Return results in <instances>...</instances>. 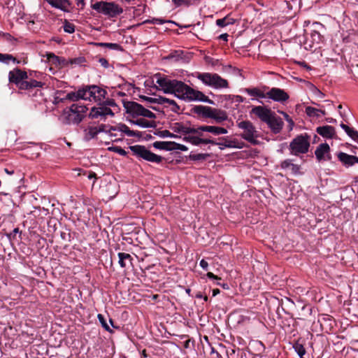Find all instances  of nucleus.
Instances as JSON below:
<instances>
[{
    "mask_svg": "<svg viewBox=\"0 0 358 358\" xmlns=\"http://www.w3.org/2000/svg\"><path fill=\"white\" fill-rule=\"evenodd\" d=\"M156 83L164 93L174 94L180 99L212 103L203 92L190 87L182 81L159 78Z\"/></svg>",
    "mask_w": 358,
    "mask_h": 358,
    "instance_id": "f257e3e1",
    "label": "nucleus"
},
{
    "mask_svg": "<svg viewBox=\"0 0 358 358\" xmlns=\"http://www.w3.org/2000/svg\"><path fill=\"white\" fill-rule=\"evenodd\" d=\"M91 8L98 13L103 14L108 17H115L123 13V9L113 1H96L91 3Z\"/></svg>",
    "mask_w": 358,
    "mask_h": 358,
    "instance_id": "f03ea898",
    "label": "nucleus"
},
{
    "mask_svg": "<svg viewBox=\"0 0 358 358\" xmlns=\"http://www.w3.org/2000/svg\"><path fill=\"white\" fill-rule=\"evenodd\" d=\"M237 127L241 130L240 136L242 138L252 145L258 144L259 131L249 120H241L236 122Z\"/></svg>",
    "mask_w": 358,
    "mask_h": 358,
    "instance_id": "7ed1b4c3",
    "label": "nucleus"
},
{
    "mask_svg": "<svg viewBox=\"0 0 358 358\" xmlns=\"http://www.w3.org/2000/svg\"><path fill=\"white\" fill-rule=\"evenodd\" d=\"M204 85L215 89L228 87V82L217 73H196L194 76Z\"/></svg>",
    "mask_w": 358,
    "mask_h": 358,
    "instance_id": "20e7f679",
    "label": "nucleus"
},
{
    "mask_svg": "<svg viewBox=\"0 0 358 358\" xmlns=\"http://www.w3.org/2000/svg\"><path fill=\"white\" fill-rule=\"evenodd\" d=\"M129 149L134 155L150 162L159 164L163 159L162 157L152 152L143 145H132Z\"/></svg>",
    "mask_w": 358,
    "mask_h": 358,
    "instance_id": "39448f33",
    "label": "nucleus"
},
{
    "mask_svg": "<svg viewBox=\"0 0 358 358\" xmlns=\"http://www.w3.org/2000/svg\"><path fill=\"white\" fill-rule=\"evenodd\" d=\"M83 89L84 100L101 102L105 97L106 92L97 85H87Z\"/></svg>",
    "mask_w": 358,
    "mask_h": 358,
    "instance_id": "423d86ee",
    "label": "nucleus"
},
{
    "mask_svg": "<svg viewBox=\"0 0 358 358\" xmlns=\"http://www.w3.org/2000/svg\"><path fill=\"white\" fill-rule=\"evenodd\" d=\"M87 108L83 105L73 103L71 106L68 111L65 112L67 114L66 119L69 124H78L80 122L86 113Z\"/></svg>",
    "mask_w": 358,
    "mask_h": 358,
    "instance_id": "0eeeda50",
    "label": "nucleus"
},
{
    "mask_svg": "<svg viewBox=\"0 0 358 358\" xmlns=\"http://www.w3.org/2000/svg\"><path fill=\"white\" fill-rule=\"evenodd\" d=\"M124 106L127 109V112L130 113L133 117L142 116L150 119L155 118V114L154 113L145 108L143 106L136 102H127L124 104Z\"/></svg>",
    "mask_w": 358,
    "mask_h": 358,
    "instance_id": "6e6552de",
    "label": "nucleus"
},
{
    "mask_svg": "<svg viewBox=\"0 0 358 358\" xmlns=\"http://www.w3.org/2000/svg\"><path fill=\"white\" fill-rule=\"evenodd\" d=\"M310 143L308 138L303 136H298L290 143L291 153L294 155L304 154L308 151Z\"/></svg>",
    "mask_w": 358,
    "mask_h": 358,
    "instance_id": "1a4fd4ad",
    "label": "nucleus"
},
{
    "mask_svg": "<svg viewBox=\"0 0 358 358\" xmlns=\"http://www.w3.org/2000/svg\"><path fill=\"white\" fill-rule=\"evenodd\" d=\"M28 78V74L26 71L15 68L8 73V80L11 83L15 84L21 90V84L24 83Z\"/></svg>",
    "mask_w": 358,
    "mask_h": 358,
    "instance_id": "9d476101",
    "label": "nucleus"
},
{
    "mask_svg": "<svg viewBox=\"0 0 358 358\" xmlns=\"http://www.w3.org/2000/svg\"><path fill=\"white\" fill-rule=\"evenodd\" d=\"M144 99L151 103H157L159 104L164 105L165 107H169L171 110L174 113H179L180 111V106L174 100L169 99L164 96H159L157 98L144 97Z\"/></svg>",
    "mask_w": 358,
    "mask_h": 358,
    "instance_id": "9b49d317",
    "label": "nucleus"
},
{
    "mask_svg": "<svg viewBox=\"0 0 358 358\" xmlns=\"http://www.w3.org/2000/svg\"><path fill=\"white\" fill-rule=\"evenodd\" d=\"M113 131H120L129 137L138 136L137 132L131 130L126 124L122 123L115 126L107 127L106 132L109 133L111 136H117L115 134H113Z\"/></svg>",
    "mask_w": 358,
    "mask_h": 358,
    "instance_id": "f8f14e48",
    "label": "nucleus"
},
{
    "mask_svg": "<svg viewBox=\"0 0 358 358\" xmlns=\"http://www.w3.org/2000/svg\"><path fill=\"white\" fill-rule=\"evenodd\" d=\"M266 95L269 99L278 102H284L289 99V95L287 92L277 87L271 88L266 92Z\"/></svg>",
    "mask_w": 358,
    "mask_h": 358,
    "instance_id": "ddd939ff",
    "label": "nucleus"
},
{
    "mask_svg": "<svg viewBox=\"0 0 358 358\" xmlns=\"http://www.w3.org/2000/svg\"><path fill=\"white\" fill-rule=\"evenodd\" d=\"M192 131L194 134L200 135L201 131H206L211 133L214 135H220V134H226L228 131L227 129L220 127L216 126H208V125H203L197 127L195 129H193Z\"/></svg>",
    "mask_w": 358,
    "mask_h": 358,
    "instance_id": "4468645a",
    "label": "nucleus"
},
{
    "mask_svg": "<svg viewBox=\"0 0 358 358\" xmlns=\"http://www.w3.org/2000/svg\"><path fill=\"white\" fill-rule=\"evenodd\" d=\"M252 114H254L259 117L262 122H266L273 112L270 109L264 106H255L252 108Z\"/></svg>",
    "mask_w": 358,
    "mask_h": 358,
    "instance_id": "2eb2a0df",
    "label": "nucleus"
},
{
    "mask_svg": "<svg viewBox=\"0 0 358 358\" xmlns=\"http://www.w3.org/2000/svg\"><path fill=\"white\" fill-rule=\"evenodd\" d=\"M266 123L274 134L280 133L284 125V122L282 119L277 117L274 112Z\"/></svg>",
    "mask_w": 358,
    "mask_h": 358,
    "instance_id": "dca6fc26",
    "label": "nucleus"
},
{
    "mask_svg": "<svg viewBox=\"0 0 358 358\" xmlns=\"http://www.w3.org/2000/svg\"><path fill=\"white\" fill-rule=\"evenodd\" d=\"M107 115L113 116L114 112L111 108H108L106 106H101L97 108L94 107L92 108L90 113V117L92 119L98 118L99 117H105Z\"/></svg>",
    "mask_w": 358,
    "mask_h": 358,
    "instance_id": "f3484780",
    "label": "nucleus"
},
{
    "mask_svg": "<svg viewBox=\"0 0 358 358\" xmlns=\"http://www.w3.org/2000/svg\"><path fill=\"white\" fill-rule=\"evenodd\" d=\"M214 145H220V149H223L224 148H242L244 143L236 138L229 139L227 138H224L220 139V141L218 143L215 142Z\"/></svg>",
    "mask_w": 358,
    "mask_h": 358,
    "instance_id": "a211bd4d",
    "label": "nucleus"
},
{
    "mask_svg": "<svg viewBox=\"0 0 358 358\" xmlns=\"http://www.w3.org/2000/svg\"><path fill=\"white\" fill-rule=\"evenodd\" d=\"M330 148L327 143L320 144L315 150V154L318 161L322 160H329L331 157L329 156Z\"/></svg>",
    "mask_w": 358,
    "mask_h": 358,
    "instance_id": "6ab92c4d",
    "label": "nucleus"
},
{
    "mask_svg": "<svg viewBox=\"0 0 358 358\" xmlns=\"http://www.w3.org/2000/svg\"><path fill=\"white\" fill-rule=\"evenodd\" d=\"M48 2L52 7L64 12L69 13L73 8L72 3L69 0H48Z\"/></svg>",
    "mask_w": 358,
    "mask_h": 358,
    "instance_id": "aec40b11",
    "label": "nucleus"
},
{
    "mask_svg": "<svg viewBox=\"0 0 358 358\" xmlns=\"http://www.w3.org/2000/svg\"><path fill=\"white\" fill-rule=\"evenodd\" d=\"M107 126L101 124L99 127L90 126L85 130V137L87 140L94 138L99 133L106 131Z\"/></svg>",
    "mask_w": 358,
    "mask_h": 358,
    "instance_id": "412c9836",
    "label": "nucleus"
},
{
    "mask_svg": "<svg viewBox=\"0 0 358 358\" xmlns=\"http://www.w3.org/2000/svg\"><path fill=\"white\" fill-rule=\"evenodd\" d=\"M183 139L194 145H199L200 144H215V141L213 140L201 138L198 136H194L190 134L185 136Z\"/></svg>",
    "mask_w": 358,
    "mask_h": 358,
    "instance_id": "4be33fe9",
    "label": "nucleus"
},
{
    "mask_svg": "<svg viewBox=\"0 0 358 358\" xmlns=\"http://www.w3.org/2000/svg\"><path fill=\"white\" fill-rule=\"evenodd\" d=\"M338 158L346 166H351L355 164H358V157L350 155L345 152H339L338 154Z\"/></svg>",
    "mask_w": 358,
    "mask_h": 358,
    "instance_id": "5701e85b",
    "label": "nucleus"
},
{
    "mask_svg": "<svg viewBox=\"0 0 358 358\" xmlns=\"http://www.w3.org/2000/svg\"><path fill=\"white\" fill-rule=\"evenodd\" d=\"M316 131L320 136L327 138H333L336 133L334 128L329 125L319 127Z\"/></svg>",
    "mask_w": 358,
    "mask_h": 358,
    "instance_id": "b1692460",
    "label": "nucleus"
},
{
    "mask_svg": "<svg viewBox=\"0 0 358 358\" xmlns=\"http://www.w3.org/2000/svg\"><path fill=\"white\" fill-rule=\"evenodd\" d=\"M212 108L206 106H196L193 108L192 110L196 114L202 116L203 117H210Z\"/></svg>",
    "mask_w": 358,
    "mask_h": 358,
    "instance_id": "393cba45",
    "label": "nucleus"
},
{
    "mask_svg": "<svg viewBox=\"0 0 358 358\" xmlns=\"http://www.w3.org/2000/svg\"><path fill=\"white\" fill-rule=\"evenodd\" d=\"M210 118L214 119L217 123H220L227 119V115L223 110L212 108Z\"/></svg>",
    "mask_w": 358,
    "mask_h": 358,
    "instance_id": "a878e982",
    "label": "nucleus"
},
{
    "mask_svg": "<svg viewBox=\"0 0 358 358\" xmlns=\"http://www.w3.org/2000/svg\"><path fill=\"white\" fill-rule=\"evenodd\" d=\"M45 83L37 81L34 79H31L30 80H25L24 83L21 84V90H29L36 87H43Z\"/></svg>",
    "mask_w": 358,
    "mask_h": 358,
    "instance_id": "bb28decb",
    "label": "nucleus"
},
{
    "mask_svg": "<svg viewBox=\"0 0 358 358\" xmlns=\"http://www.w3.org/2000/svg\"><path fill=\"white\" fill-rule=\"evenodd\" d=\"M47 59L49 62H50L52 64L56 65V66H63L66 64H67V62L66 60L63 58H60L57 56H56L54 53H47Z\"/></svg>",
    "mask_w": 358,
    "mask_h": 358,
    "instance_id": "cd10ccee",
    "label": "nucleus"
},
{
    "mask_svg": "<svg viewBox=\"0 0 358 358\" xmlns=\"http://www.w3.org/2000/svg\"><path fill=\"white\" fill-rule=\"evenodd\" d=\"M117 255L119 257L118 263L122 268H126L129 264H132V257L129 254L119 252Z\"/></svg>",
    "mask_w": 358,
    "mask_h": 358,
    "instance_id": "c85d7f7f",
    "label": "nucleus"
},
{
    "mask_svg": "<svg viewBox=\"0 0 358 358\" xmlns=\"http://www.w3.org/2000/svg\"><path fill=\"white\" fill-rule=\"evenodd\" d=\"M79 99L84 100L83 89H80L77 92H72L66 95V96L62 100H70L72 101H76Z\"/></svg>",
    "mask_w": 358,
    "mask_h": 358,
    "instance_id": "c756f323",
    "label": "nucleus"
},
{
    "mask_svg": "<svg viewBox=\"0 0 358 358\" xmlns=\"http://www.w3.org/2000/svg\"><path fill=\"white\" fill-rule=\"evenodd\" d=\"M245 91L249 96H251L259 97L262 99L267 97L266 93H264L262 90L257 87L247 88L245 90Z\"/></svg>",
    "mask_w": 358,
    "mask_h": 358,
    "instance_id": "7c9ffc66",
    "label": "nucleus"
},
{
    "mask_svg": "<svg viewBox=\"0 0 358 358\" xmlns=\"http://www.w3.org/2000/svg\"><path fill=\"white\" fill-rule=\"evenodd\" d=\"M131 122L142 128L152 127L155 124L154 122L145 120L143 117L137 118L136 120L131 121Z\"/></svg>",
    "mask_w": 358,
    "mask_h": 358,
    "instance_id": "2f4dec72",
    "label": "nucleus"
},
{
    "mask_svg": "<svg viewBox=\"0 0 358 358\" xmlns=\"http://www.w3.org/2000/svg\"><path fill=\"white\" fill-rule=\"evenodd\" d=\"M306 114L310 117H321L325 115V111L322 109H317L311 106H308L306 108Z\"/></svg>",
    "mask_w": 358,
    "mask_h": 358,
    "instance_id": "473e14b6",
    "label": "nucleus"
},
{
    "mask_svg": "<svg viewBox=\"0 0 358 358\" xmlns=\"http://www.w3.org/2000/svg\"><path fill=\"white\" fill-rule=\"evenodd\" d=\"M310 41L312 43L308 44V46L310 48H312L315 45L320 43V41H321V34L317 31H313L310 33Z\"/></svg>",
    "mask_w": 358,
    "mask_h": 358,
    "instance_id": "72a5a7b5",
    "label": "nucleus"
},
{
    "mask_svg": "<svg viewBox=\"0 0 358 358\" xmlns=\"http://www.w3.org/2000/svg\"><path fill=\"white\" fill-rule=\"evenodd\" d=\"M201 0H173L175 5L180 6H191L198 4Z\"/></svg>",
    "mask_w": 358,
    "mask_h": 358,
    "instance_id": "f704fd0d",
    "label": "nucleus"
},
{
    "mask_svg": "<svg viewBox=\"0 0 358 358\" xmlns=\"http://www.w3.org/2000/svg\"><path fill=\"white\" fill-rule=\"evenodd\" d=\"M10 61H13V62L19 63V61H17L16 58L13 57L11 55L8 54H2L0 53V62L8 64Z\"/></svg>",
    "mask_w": 358,
    "mask_h": 358,
    "instance_id": "c9c22d12",
    "label": "nucleus"
},
{
    "mask_svg": "<svg viewBox=\"0 0 358 358\" xmlns=\"http://www.w3.org/2000/svg\"><path fill=\"white\" fill-rule=\"evenodd\" d=\"M209 157L208 154H191L189 155V159L194 161H203Z\"/></svg>",
    "mask_w": 358,
    "mask_h": 358,
    "instance_id": "e433bc0d",
    "label": "nucleus"
},
{
    "mask_svg": "<svg viewBox=\"0 0 358 358\" xmlns=\"http://www.w3.org/2000/svg\"><path fill=\"white\" fill-rule=\"evenodd\" d=\"M78 176H86L88 179H94V182H93V185L94 184L95 180L96 179V175L94 172L90 171V172L87 173L85 171H83L82 169L78 170Z\"/></svg>",
    "mask_w": 358,
    "mask_h": 358,
    "instance_id": "4c0bfd02",
    "label": "nucleus"
},
{
    "mask_svg": "<svg viewBox=\"0 0 358 358\" xmlns=\"http://www.w3.org/2000/svg\"><path fill=\"white\" fill-rule=\"evenodd\" d=\"M294 348L295 352L300 356L301 358H303V356L306 353V350L303 345L300 343H295L294 345Z\"/></svg>",
    "mask_w": 358,
    "mask_h": 358,
    "instance_id": "58836bf2",
    "label": "nucleus"
},
{
    "mask_svg": "<svg viewBox=\"0 0 358 358\" xmlns=\"http://www.w3.org/2000/svg\"><path fill=\"white\" fill-rule=\"evenodd\" d=\"M193 129H190L189 127H184L181 124H177L175 127L176 131L182 132L185 134H194V132L192 131Z\"/></svg>",
    "mask_w": 358,
    "mask_h": 358,
    "instance_id": "ea45409f",
    "label": "nucleus"
},
{
    "mask_svg": "<svg viewBox=\"0 0 358 358\" xmlns=\"http://www.w3.org/2000/svg\"><path fill=\"white\" fill-rule=\"evenodd\" d=\"M64 30L66 33L72 34L75 31V26L72 23L65 20L64 24Z\"/></svg>",
    "mask_w": 358,
    "mask_h": 358,
    "instance_id": "a19ab883",
    "label": "nucleus"
},
{
    "mask_svg": "<svg viewBox=\"0 0 358 358\" xmlns=\"http://www.w3.org/2000/svg\"><path fill=\"white\" fill-rule=\"evenodd\" d=\"M108 150L110 151L115 152L116 153H118L119 155H120L122 156L127 155V152L120 146L110 147V148H108Z\"/></svg>",
    "mask_w": 358,
    "mask_h": 358,
    "instance_id": "79ce46f5",
    "label": "nucleus"
},
{
    "mask_svg": "<svg viewBox=\"0 0 358 358\" xmlns=\"http://www.w3.org/2000/svg\"><path fill=\"white\" fill-rule=\"evenodd\" d=\"M98 319H99V321L100 322V323L101 324L102 327L108 331L109 332H112V331L110 330V327L108 326V324L106 323V320L103 317V315H102L101 314H99L98 315Z\"/></svg>",
    "mask_w": 358,
    "mask_h": 358,
    "instance_id": "37998d69",
    "label": "nucleus"
},
{
    "mask_svg": "<svg viewBox=\"0 0 358 358\" xmlns=\"http://www.w3.org/2000/svg\"><path fill=\"white\" fill-rule=\"evenodd\" d=\"M99 45L101 47H107L113 50H119L120 49V45L117 43H100Z\"/></svg>",
    "mask_w": 358,
    "mask_h": 358,
    "instance_id": "c03bdc74",
    "label": "nucleus"
},
{
    "mask_svg": "<svg viewBox=\"0 0 358 358\" xmlns=\"http://www.w3.org/2000/svg\"><path fill=\"white\" fill-rule=\"evenodd\" d=\"M285 119V120L289 123V130H292L293 129V127L294 125V121L292 120V118L289 116V115L283 111L280 112Z\"/></svg>",
    "mask_w": 358,
    "mask_h": 358,
    "instance_id": "a18cd8bd",
    "label": "nucleus"
},
{
    "mask_svg": "<svg viewBox=\"0 0 358 358\" xmlns=\"http://www.w3.org/2000/svg\"><path fill=\"white\" fill-rule=\"evenodd\" d=\"M111 187H113V189H107L106 190V192L108 193V198H113L117 194L115 184H112L110 182L109 185V188H111Z\"/></svg>",
    "mask_w": 358,
    "mask_h": 358,
    "instance_id": "49530a36",
    "label": "nucleus"
},
{
    "mask_svg": "<svg viewBox=\"0 0 358 358\" xmlns=\"http://www.w3.org/2000/svg\"><path fill=\"white\" fill-rule=\"evenodd\" d=\"M175 142L173 141H165L164 150H175Z\"/></svg>",
    "mask_w": 358,
    "mask_h": 358,
    "instance_id": "de8ad7c7",
    "label": "nucleus"
},
{
    "mask_svg": "<svg viewBox=\"0 0 358 358\" xmlns=\"http://www.w3.org/2000/svg\"><path fill=\"white\" fill-rule=\"evenodd\" d=\"M347 134L355 141L358 139V131H355L352 128H351L350 131L347 132Z\"/></svg>",
    "mask_w": 358,
    "mask_h": 358,
    "instance_id": "09e8293b",
    "label": "nucleus"
},
{
    "mask_svg": "<svg viewBox=\"0 0 358 358\" xmlns=\"http://www.w3.org/2000/svg\"><path fill=\"white\" fill-rule=\"evenodd\" d=\"M104 103H105L106 106H108L113 108L114 110H118V106L113 99H108Z\"/></svg>",
    "mask_w": 358,
    "mask_h": 358,
    "instance_id": "8fccbe9b",
    "label": "nucleus"
},
{
    "mask_svg": "<svg viewBox=\"0 0 358 358\" xmlns=\"http://www.w3.org/2000/svg\"><path fill=\"white\" fill-rule=\"evenodd\" d=\"M292 164H293V163L292 162V161L290 159H286L281 163L280 166L283 169H290L291 165H292Z\"/></svg>",
    "mask_w": 358,
    "mask_h": 358,
    "instance_id": "3c124183",
    "label": "nucleus"
},
{
    "mask_svg": "<svg viewBox=\"0 0 358 358\" xmlns=\"http://www.w3.org/2000/svg\"><path fill=\"white\" fill-rule=\"evenodd\" d=\"M165 141H156L153 143L154 148L164 150Z\"/></svg>",
    "mask_w": 358,
    "mask_h": 358,
    "instance_id": "603ef678",
    "label": "nucleus"
},
{
    "mask_svg": "<svg viewBox=\"0 0 358 358\" xmlns=\"http://www.w3.org/2000/svg\"><path fill=\"white\" fill-rule=\"evenodd\" d=\"M229 22H227V18L218 19L216 21V24L222 27L227 26Z\"/></svg>",
    "mask_w": 358,
    "mask_h": 358,
    "instance_id": "864d4df0",
    "label": "nucleus"
},
{
    "mask_svg": "<svg viewBox=\"0 0 358 358\" xmlns=\"http://www.w3.org/2000/svg\"><path fill=\"white\" fill-rule=\"evenodd\" d=\"M174 147H175V150H181V151H187L188 150L187 146L180 144V143H177L176 142H175Z\"/></svg>",
    "mask_w": 358,
    "mask_h": 358,
    "instance_id": "5fc2aeb1",
    "label": "nucleus"
},
{
    "mask_svg": "<svg viewBox=\"0 0 358 358\" xmlns=\"http://www.w3.org/2000/svg\"><path fill=\"white\" fill-rule=\"evenodd\" d=\"M79 10H83L85 6V0H75Z\"/></svg>",
    "mask_w": 358,
    "mask_h": 358,
    "instance_id": "6e6d98bb",
    "label": "nucleus"
},
{
    "mask_svg": "<svg viewBox=\"0 0 358 358\" xmlns=\"http://www.w3.org/2000/svg\"><path fill=\"white\" fill-rule=\"evenodd\" d=\"M289 169L292 171L293 173H299L300 168L299 166L293 164L292 165H291Z\"/></svg>",
    "mask_w": 358,
    "mask_h": 358,
    "instance_id": "4d7b16f0",
    "label": "nucleus"
},
{
    "mask_svg": "<svg viewBox=\"0 0 358 358\" xmlns=\"http://www.w3.org/2000/svg\"><path fill=\"white\" fill-rule=\"evenodd\" d=\"M200 266L204 270H207L208 267V262L206 260L202 259L200 262Z\"/></svg>",
    "mask_w": 358,
    "mask_h": 358,
    "instance_id": "13d9d810",
    "label": "nucleus"
},
{
    "mask_svg": "<svg viewBox=\"0 0 358 358\" xmlns=\"http://www.w3.org/2000/svg\"><path fill=\"white\" fill-rule=\"evenodd\" d=\"M206 275H207L208 278H209L210 279L220 280V278H219L218 276L214 275L211 272L207 273Z\"/></svg>",
    "mask_w": 358,
    "mask_h": 358,
    "instance_id": "bf43d9fd",
    "label": "nucleus"
},
{
    "mask_svg": "<svg viewBox=\"0 0 358 358\" xmlns=\"http://www.w3.org/2000/svg\"><path fill=\"white\" fill-rule=\"evenodd\" d=\"M341 127L347 133L350 131V129H351L350 127H348V125L343 124V123H341Z\"/></svg>",
    "mask_w": 358,
    "mask_h": 358,
    "instance_id": "052dcab7",
    "label": "nucleus"
},
{
    "mask_svg": "<svg viewBox=\"0 0 358 358\" xmlns=\"http://www.w3.org/2000/svg\"><path fill=\"white\" fill-rule=\"evenodd\" d=\"M99 62H100V63L101 64V65H103V66H107V65H108V62H107V60H106V59H103V58L100 59H99Z\"/></svg>",
    "mask_w": 358,
    "mask_h": 358,
    "instance_id": "680f3d73",
    "label": "nucleus"
},
{
    "mask_svg": "<svg viewBox=\"0 0 358 358\" xmlns=\"http://www.w3.org/2000/svg\"><path fill=\"white\" fill-rule=\"evenodd\" d=\"M220 292L219 289H213V296H215Z\"/></svg>",
    "mask_w": 358,
    "mask_h": 358,
    "instance_id": "e2e57ef3",
    "label": "nucleus"
},
{
    "mask_svg": "<svg viewBox=\"0 0 358 358\" xmlns=\"http://www.w3.org/2000/svg\"><path fill=\"white\" fill-rule=\"evenodd\" d=\"M4 171H5L7 174H8V175H12V174H13V173H14V171H13V170L10 171V170H8V169H4Z\"/></svg>",
    "mask_w": 358,
    "mask_h": 358,
    "instance_id": "0e129e2a",
    "label": "nucleus"
},
{
    "mask_svg": "<svg viewBox=\"0 0 358 358\" xmlns=\"http://www.w3.org/2000/svg\"><path fill=\"white\" fill-rule=\"evenodd\" d=\"M216 284H217V285H220V286H222V287L223 288H224V289H227V288H228V285H227V284H225V283H224V284H220V283H219V282H217Z\"/></svg>",
    "mask_w": 358,
    "mask_h": 358,
    "instance_id": "69168bd1",
    "label": "nucleus"
},
{
    "mask_svg": "<svg viewBox=\"0 0 358 358\" xmlns=\"http://www.w3.org/2000/svg\"><path fill=\"white\" fill-rule=\"evenodd\" d=\"M227 37H228V35H227V34H222V35L220 36V38H222V39H224V40H225V41H227Z\"/></svg>",
    "mask_w": 358,
    "mask_h": 358,
    "instance_id": "338daca9",
    "label": "nucleus"
},
{
    "mask_svg": "<svg viewBox=\"0 0 358 358\" xmlns=\"http://www.w3.org/2000/svg\"><path fill=\"white\" fill-rule=\"evenodd\" d=\"M196 298H202L203 297L202 294L200 292L197 293L196 295Z\"/></svg>",
    "mask_w": 358,
    "mask_h": 358,
    "instance_id": "774afa93",
    "label": "nucleus"
}]
</instances>
